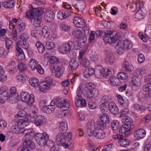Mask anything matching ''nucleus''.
I'll use <instances>...</instances> for the list:
<instances>
[{"instance_id": "nucleus-1", "label": "nucleus", "mask_w": 151, "mask_h": 151, "mask_svg": "<svg viewBox=\"0 0 151 151\" xmlns=\"http://www.w3.org/2000/svg\"><path fill=\"white\" fill-rule=\"evenodd\" d=\"M43 8H33L28 10L26 13V17L30 19L34 18L33 24L35 27L40 26L42 14L44 12Z\"/></svg>"}, {"instance_id": "nucleus-2", "label": "nucleus", "mask_w": 151, "mask_h": 151, "mask_svg": "<svg viewBox=\"0 0 151 151\" xmlns=\"http://www.w3.org/2000/svg\"><path fill=\"white\" fill-rule=\"evenodd\" d=\"M96 34L98 37L103 36V40L106 43L112 44L115 43L116 41L119 42L117 40L118 35L116 31L106 30L102 31L99 30L96 31Z\"/></svg>"}, {"instance_id": "nucleus-3", "label": "nucleus", "mask_w": 151, "mask_h": 151, "mask_svg": "<svg viewBox=\"0 0 151 151\" xmlns=\"http://www.w3.org/2000/svg\"><path fill=\"white\" fill-rule=\"evenodd\" d=\"M32 132L26 133L22 139L23 145L18 147L17 151H30L29 148L34 149L35 146L34 142L32 140L33 138Z\"/></svg>"}, {"instance_id": "nucleus-4", "label": "nucleus", "mask_w": 151, "mask_h": 151, "mask_svg": "<svg viewBox=\"0 0 151 151\" xmlns=\"http://www.w3.org/2000/svg\"><path fill=\"white\" fill-rule=\"evenodd\" d=\"M19 37L20 40L17 42L16 45V55L24 53L20 47L24 49H27L28 47V43L27 41L29 38V35L27 33H23L20 35Z\"/></svg>"}, {"instance_id": "nucleus-5", "label": "nucleus", "mask_w": 151, "mask_h": 151, "mask_svg": "<svg viewBox=\"0 0 151 151\" xmlns=\"http://www.w3.org/2000/svg\"><path fill=\"white\" fill-rule=\"evenodd\" d=\"M75 44L73 41H70L68 43H64L59 47V52L63 54H66L70 52L71 49H74Z\"/></svg>"}, {"instance_id": "nucleus-6", "label": "nucleus", "mask_w": 151, "mask_h": 151, "mask_svg": "<svg viewBox=\"0 0 151 151\" xmlns=\"http://www.w3.org/2000/svg\"><path fill=\"white\" fill-rule=\"evenodd\" d=\"M73 34L75 35V36L78 39L77 41L78 45L80 44L83 46L85 44L86 40L87 38L85 33L81 32L79 29L78 30L74 31Z\"/></svg>"}, {"instance_id": "nucleus-7", "label": "nucleus", "mask_w": 151, "mask_h": 151, "mask_svg": "<svg viewBox=\"0 0 151 151\" xmlns=\"http://www.w3.org/2000/svg\"><path fill=\"white\" fill-rule=\"evenodd\" d=\"M21 97L23 102L30 105H32L35 101L34 95L33 94L30 95L26 92H22L21 94Z\"/></svg>"}, {"instance_id": "nucleus-8", "label": "nucleus", "mask_w": 151, "mask_h": 151, "mask_svg": "<svg viewBox=\"0 0 151 151\" xmlns=\"http://www.w3.org/2000/svg\"><path fill=\"white\" fill-rule=\"evenodd\" d=\"M61 133L58 134L56 137V140L57 144L59 145H62L65 148L68 147L69 145L66 143V137Z\"/></svg>"}, {"instance_id": "nucleus-9", "label": "nucleus", "mask_w": 151, "mask_h": 151, "mask_svg": "<svg viewBox=\"0 0 151 151\" xmlns=\"http://www.w3.org/2000/svg\"><path fill=\"white\" fill-rule=\"evenodd\" d=\"M85 94L86 97L88 99L93 97H96L99 95V91L96 89L88 88L86 91Z\"/></svg>"}, {"instance_id": "nucleus-10", "label": "nucleus", "mask_w": 151, "mask_h": 151, "mask_svg": "<svg viewBox=\"0 0 151 151\" xmlns=\"http://www.w3.org/2000/svg\"><path fill=\"white\" fill-rule=\"evenodd\" d=\"M136 9H138L137 12L135 15L134 19L136 21L140 20L143 18L145 16V13L142 12L141 10V7L140 4L138 3L136 5Z\"/></svg>"}, {"instance_id": "nucleus-11", "label": "nucleus", "mask_w": 151, "mask_h": 151, "mask_svg": "<svg viewBox=\"0 0 151 151\" xmlns=\"http://www.w3.org/2000/svg\"><path fill=\"white\" fill-rule=\"evenodd\" d=\"M132 82V88L136 90L140 86L141 84L140 79L139 78L135 76H133L131 78Z\"/></svg>"}, {"instance_id": "nucleus-12", "label": "nucleus", "mask_w": 151, "mask_h": 151, "mask_svg": "<svg viewBox=\"0 0 151 151\" xmlns=\"http://www.w3.org/2000/svg\"><path fill=\"white\" fill-rule=\"evenodd\" d=\"M105 71L101 66H97L94 69V74L96 77L98 78L104 77Z\"/></svg>"}, {"instance_id": "nucleus-13", "label": "nucleus", "mask_w": 151, "mask_h": 151, "mask_svg": "<svg viewBox=\"0 0 151 151\" xmlns=\"http://www.w3.org/2000/svg\"><path fill=\"white\" fill-rule=\"evenodd\" d=\"M73 23L76 27L81 28L85 25L84 20L79 17H74L73 19Z\"/></svg>"}, {"instance_id": "nucleus-14", "label": "nucleus", "mask_w": 151, "mask_h": 151, "mask_svg": "<svg viewBox=\"0 0 151 151\" xmlns=\"http://www.w3.org/2000/svg\"><path fill=\"white\" fill-rule=\"evenodd\" d=\"M46 122V118L44 116L41 115H37L34 119V124L37 126L43 125Z\"/></svg>"}, {"instance_id": "nucleus-15", "label": "nucleus", "mask_w": 151, "mask_h": 151, "mask_svg": "<svg viewBox=\"0 0 151 151\" xmlns=\"http://www.w3.org/2000/svg\"><path fill=\"white\" fill-rule=\"evenodd\" d=\"M57 64L54 65L53 69L55 72L56 73L55 76L57 77L61 76L63 73V70L62 68V65L60 63H57Z\"/></svg>"}, {"instance_id": "nucleus-16", "label": "nucleus", "mask_w": 151, "mask_h": 151, "mask_svg": "<svg viewBox=\"0 0 151 151\" xmlns=\"http://www.w3.org/2000/svg\"><path fill=\"white\" fill-rule=\"evenodd\" d=\"M91 125L93 126L94 129H102L106 127V124L101 121L96 122H94V121H91L89 123Z\"/></svg>"}, {"instance_id": "nucleus-17", "label": "nucleus", "mask_w": 151, "mask_h": 151, "mask_svg": "<svg viewBox=\"0 0 151 151\" xmlns=\"http://www.w3.org/2000/svg\"><path fill=\"white\" fill-rule=\"evenodd\" d=\"M55 17V14L54 12L50 10H48L46 11L44 15V19L47 22H52Z\"/></svg>"}, {"instance_id": "nucleus-18", "label": "nucleus", "mask_w": 151, "mask_h": 151, "mask_svg": "<svg viewBox=\"0 0 151 151\" xmlns=\"http://www.w3.org/2000/svg\"><path fill=\"white\" fill-rule=\"evenodd\" d=\"M93 135L95 137L99 139H103L105 137L104 132L101 129H93Z\"/></svg>"}, {"instance_id": "nucleus-19", "label": "nucleus", "mask_w": 151, "mask_h": 151, "mask_svg": "<svg viewBox=\"0 0 151 151\" xmlns=\"http://www.w3.org/2000/svg\"><path fill=\"white\" fill-rule=\"evenodd\" d=\"M117 40L119 41V42H117L116 41L115 43H114V44L116 43V44L115 45L116 46H117L118 45H119V43L121 42V45H123V47L125 49H129L132 47V43L131 42L130 40H124L122 41V42H120L118 39Z\"/></svg>"}, {"instance_id": "nucleus-20", "label": "nucleus", "mask_w": 151, "mask_h": 151, "mask_svg": "<svg viewBox=\"0 0 151 151\" xmlns=\"http://www.w3.org/2000/svg\"><path fill=\"white\" fill-rule=\"evenodd\" d=\"M146 132L142 129L137 130L134 133V137L137 139L143 138L145 136Z\"/></svg>"}, {"instance_id": "nucleus-21", "label": "nucleus", "mask_w": 151, "mask_h": 151, "mask_svg": "<svg viewBox=\"0 0 151 151\" xmlns=\"http://www.w3.org/2000/svg\"><path fill=\"white\" fill-rule=\"evenodd\" d=\"M109 109L110 112L114 115H116L118 112V109L115 103L110 102L109 104Z\"/></svg>"}, {"instance_id": "nucleus-22", "label": "nucleus", "mask_w": 151, "mask_h": 151, "mask_svg": "<svg viewBox=\"0 0 151 151\" xmlns=\"http://www.w3.org/2000/svg\"><path fill=\"white\" fill-rule=\"evenodd\" d=\"M29 119L28 118L25 119H16L13 120L12 122V124L13 126H20L24 124L25 122H29Z\"/></svg>"}, {"instance_id": "nucleus-23", "label": "nucleus", "mask_w": 151, "mask_h": 151, "mask_svg": "<svg viewBox=\"0 0 151 151\" xmlns=\"http://www.w3.org/2000/svg\"><path fill=\"white\" fill-rule=\"evenodd\" d=\"M109 84L112 86H119L121 83L120 80L117 77L113 76L108 81Z\"/></svg>"}, {"instance_id": "nucleus-24", "label": "nucleus", "mask_w": 151, "mask_h": 151, "mask_svg": "<svg viewBox=\"0 0 151 151\" xmlns=\"http://www.w3.org/2000/svg\"><path fill=\"white\" fill-rule=\"evenodd\" d=\"M74 6L78 12H82L84 10L85 5L84 2L78 1L74 4Z\"/></svg>"}, {"instance_id": "nucleus-25", "label": "nucleus", "mask_w": 151, "mask_h": 151, "mask_svg": "<svg viewBox=\"0 0 151 151\" xmlns=\"http://www.w3.org/2000/svg\"><path fill=\"white\" fill-rule=\"evenodd\" d=\"M60 131L62 134H64L67 131L68 126L66 121L60 122Z\"/></svg>"}, {"instance_id": "nucleus-26", "label": "nucleus", "mask_w": 151, "mask_h": 151, "mask_svg": "<svg viewBox=\"0 0 151 151\" xmlns=\"http://www.w3.org/2000/svg\"><path fill=\"white\" fill-rule=\"evenodd\" d=\"M127 139L125 137L122 136V137L118 141L119 144L121 146L126 147L128 146L129 145V142Z\"/></svg>"}, {"instance_id": "nucleus-27", "label": "nucleus", "mask_w": 151, "mask_h": 151, "mask_svg": "<svg viewBox=\"0 0 151 151\" xmlns=\"http://www.w3.org/2000/svg\"><path fill=\"white\" fill-rule=\"evenodd\" d=\"M94 74V69L92 68H87L84 71L83 75V76L88 78L91 76L93 74Z\"/></svg>"}, {"instance_id": "nucleus-28", "label": "nucleus", "mask_w": 151, "mask_h": 151, "mask_svg": "<svg viewBox=\"0 0 151 151\" xmlns=\"http://www.w3.org/2000/svg\"><path fill=\"white\" fill-rule=\"evenodd\" d=\"M104 70L105 71L104 78H109L114 73V69L111 67L106 68Z\"/></svg>"}, {"instance_id": "nucleus-29", "label": "nucleus", "mask_w": 151, "mask_h": 151, "mask_svg": "<svg viewBox=\"0 0 151 151\" xmlns=\"http://www.w3.org/2000/svg\"><path fill=\"white\" fill-rule=\"evenodd\" d=\"M30 109L32 110L31 112L29 114H27V115L33 119H35L38 115L36 114L37 109L35 108V107L34 106H30Z\"/></svg>"}, {"instance_id": "nucleus-30", "label": "nucleus", "mask_w": 151, "mask_h": 151, "mask_svg": "<svg viewBox=\"0 0 151 151\" xmlns=\"http://www.w3.org/2000/svg\"><path fill=\"white\" fill-rule=\"evenodd\" d=\"M79 64L78 61L75 59L70 60L69 62V66L72 70H76L78 67Z\"/></svg>"}, {"instance_id": "nucleus-31", "label": "nucleus", "mask_w": 151, "mask_h": 151, "mask_svg": "<svg viewBox=\"0 0 151 151\" xmlns=\"http://www.w3.org/2000/svg\"><path fill=\"white\" fill-rule=\"evenodd\" d=\"M99 118L101 121L106 124L109 123V116L105 113H102V114H100Z\"/></svg>"}, {"instance_id": "nucleus-32", "label": "nucleus", "mask_w": 151, "mask_h": 151, "mask_svg": "<svg viewBox=\"0 0 151 151\" xmlns=\"http://www.w3.org/2000/svg\"><path fill=\"white\" fill-rule=\"evenodd\" d=\"M14 4V0H9L8 1H4L2 3V6L5 8H11L13 7Z\"/></svg>"}, {"instance_id": "nucleus-33", "label": "nucleus", "mask_w": 151, "mask_h": 151, "mask_svg": "<svg viewBox=\"0 0 151 151\" xmlns=\"http://www.w3.org/2000/svg\"><path fill=\"white\" fill-rule=\"evenodd\" d=\"M30 85L35 88H36L39 86L38 80L36 78H30L29 80Z\"/></svg>"}, {"instance_id": "nucleus-34", "label": "nucleus", "mask_w": 151, "mask_h": 151, "mask_svg": "<svg viewBox=\"0 0 151 151\" xmlns=\"http://www.w3.org/2000/svg\"><path fill=\"white\" fill-rule=\"evenodd\" d=\"M111 128L113 131L116 132L118 131V129L120 126L119 122L117 120H114L111 124Z\"/></svg>"}, {"instance_id": "nucleus-35", "label": "nucleus", "mask_w": 151, "mask_h": 151, "mask_svg": "<svg viewBox=\"0 0 151 151\" xmlns=\"http://www.w3.org/2000/svg\"><path fill=\"white\" fill-rule=\"evenodd\" d=\"M55 109V106H51L48 105L46 107H43L42 111L45 113L49 114L54 111Z\"/></svg>"}, {"instance_id": "nucleus-36", "label": "nucleus", "mask_w": 151, "mask_h": 151, "mask_svg": "<svg viewBox=\"0 0 151 151\" xmlns=\"http://www.w3.org/2000/svg\"><path fill=\"white\" fill-rule=\"evenodd\" d=\"M122 122L127 125H130L133 123V119L130 117L124 116L123 118L122 119Z\"/></svg>"}, {"instance_id": "nucleus-37", "label": "nucleus", "mask_w": 151, "mask_h": 151, "mask_svg": "<svg viewBox=\"0 0 151 151\" xmlns=\"http://www.w3.org/2000/svg\"><path fill=\"white\" fill-rule=\"evenodd\" d=\"M44 137H43L39 144L41 146L45 145L47 144V141L49 139V136L47 133H44Z\"/></svg>"}, {"instance_id": "nucleus-38", "label": "nucleus", "mask_w": 151, "mask_h": 151, "mask_svg": "<svg viewBox=\"0 0 151 151\" xmlns=\"http://www.w3.org/2000/svg\"><path fill=\"white\" fill-rule=\"evenodd\" d=\"M106 98V96H104L101 99V101L103 103L100 106V109L102 113H104L106 109V103L107 101Z\"/></svg>"}, {"instance_id": "nucleus-39", "label": "nucleus", "mask_w": 151, "mask_h": 151, "mask_svg": "<svg viewBox=\"0 0 151 151\" xmlns=\"http://www.w3.org/2000/svg\"><path fill=\"white\" fill-rule=\"evenodd\" d=\"M39 88L40 90L42 91L45 92V91L48 89L50 87L48 86L47 84L45 83L44 82H42L39 84Z\"/></svg>"}, {"instance_id": "nucleus-40", "label": "nucleus", "mask_w": 151, "mask_h": 151, "mask_svg": "<svg viewBox=\"0 0 151 151\" xmlns=\"http://www.w3.org/2000/svg\"><path fill=\"white\" fill-rule=\"evenodd\" d=\"M36 46L39 52L40 53H43L45 50V47L40 42H37L36 43Z\"/></svg>"}, {"instance_id": "nucleus-41", "label": "nucleus", "mask_w": 151, "mask_h": 151, "mask_svg": "<svg viewBox=\"0 0 151 151\" xmlns=\"http://www.w3.org/2000/svg\"><path fill=\"white\" fill-rule=\"evenodd\" d=\"M10 93L9 95V98H13L14 99L15 97H16L18 96V94L16 93V89L15 87H12L10 91Z\"/></svg>"}, {"instance_id": "nucleus-42", "label": "nucleus", "mask_w": 151, "mask_h": 151, "mask_svg": "<svg viewBox=\"0 0 151 151\" xmlns=\"http://www.w3.org/2000/svg\"><path fill=\"white\" fill-rule=\"evenodd\" d=\"M29 65L32 70H33L36 69V67L38 65L37 62L33 59H31L30 60Z\"/></svg>"}, {"instance_id": "nucleus-43", "label": "nucleus", "mask_w": 151, "mask_h": 151, "mask_svg": "<svg viewBox=\"0 0 151 151\" xmlns=\"http://www.w3.org/2000/svg\"><path fill=\"white\" fill-rule=\"evenodd\" d=\"M44 133H36L35 135V138L36 142L39 144L40 142L41 139L42 138V137H44Z\"/></svg>"}, {"instance_id": "nucleus-44", "label": "nucleus", "mask_w": 151, "mask_h": 151, "mask_svg": "<svg viewBox=\"0 0 151 151\" xmlns=\"http://www.w3.org/2000/svg\"><path fill=\"white\" fill-rule=\"evenodd\" d=\"M42 33L44 37L47 38L49 36L50 32L48 27L45 26L43 27L42 30Z\"/></svg>"}, {"instance_id": "nucleus-45", "label": "nucleus", "mask_w": 151, "mask_h": 151, "mask_svg": "<svg viewBox=\"0 0 151 151\" xmlns=\"http://www.w3.org/2000/svg\"><path fill=\"white\" fill-rule=\"evenodd\" d=\"M8 94L7 92H5L0 94V102L3 103L6 100L8 99Z\"/></svg>"}, {"instance_id": "nucleus-46", "label": "nucleus", "mask_w": 151, "mask_h": 151, "mask_svg": "<svg viewBox=\"0 0 151 151\" xmlns=\"http://www.w3.org/2000/svg\"><path fill=\"white\" fill-rule=\"evenodd\" d=\"M81 60V66L88 68L90 65V62L86 58L82 59Z\"/></svg>"}, {"instance_id": "nucleus-47", "label": "nucleus", "mask_w": 151, "mask_h": 151, "mask_svg": "<svg viewBox=\"0 0 151 151\" xmlns=\"http://www.w3.org/2000/svg\"><path fill=\"white\" fill-rule=\"evenodd\" d=\"M49 61L50 63L53 64V66L57 64V63H60L58 58L54 56H52L50 58Z\"/></svg>"}, {"instance_id": "nucleus-48", "label": "nucleus", "mask_w": 151, "mask_h": 151, "mask_svg": "<svg viewBox=\"0 0 151 151\" xmlns=\"http://www.w3.org/2000/svg\"><path fill=\"white\" fill-rule=\"evenodd\" d=\"M128 74L124 72L119 73L117 74V77L118 78L122 80H125L128 78Z\"/></svg>"}, {"instance_id": "nucleus-49", "label": "nucleus", "mask_w": 151, "mask_h": 151, "mask_svg": "<svg viewBox=\"0 0 151 151\" xmlns=\"http://www.w3.org/2000/svg\"><path fill=\"white\" fill-rule=\"evenodd\" d=\"M26 24L22 20H20L18 22V24L17 26L18 28L20 31H22L25 29Z\"/></svg>"}, {"instance_id": "nucleus-50", "label": "nucleus", "mask_w": 151, "mask_h": 151, "mask_svg": "<svg viewBox=\"0 0 151 151\" xmlns=\"http://www.w3.org/2000/svg\"><path fill=\"white\" fill-rule=\"evenodd\" d=\"M111 56H106L105 58V60L106 63L108 64H112L114 61V55H111Z\"/></svg>"}, {"instance_id": "nucleus-51", "label": "nucleus", "mask_w": 151, "mask_h": 151, "mask_svg": "<svg viewBox=\"0 0 151 151\" xmlns=\"http://www.w3.org/2000/svg\"><path fill=\"white\" fill-rule=\"evenodd\" d=\"M31 35L36 39H38L41 37L40 32L37 30H33L31 32Z\"/></svg>"}, {"instance_id": "nucleus-52", "label": "nucleus", "mask_w": 151, "mask_h": 151, "mask_svg": "<svg viewBox=\"0 0 151 151\" xmlns=\"http://www.w3.org/2000/svg\"><path fill=\"white\" fill-rule=\"evenodd\" d=\"M55 104L57 106L58 108H62L63 107L64 104L63 102L62 99H55Z\"/></svg>"}, {"instance_id": "nucleus-53", "label": "nucleus", "mask_w": 151, "mask_h": 151, "mask_svg": "<svg viewBox=\"0 0 151 151\" xmlns=\"http://www.w3.org/2000/svg\"><path fill=\"white\" fill-rule=\"evenodd\" d=\"M129 126L126 124L123 125L119 130V132L121 133H124L126 132H128V129Z\"/></svg>"}, {"instance_id": "nucleus-54", "label": "nucleus", "mask_w": 151, "mask_h": 151, "mask_svg": "<svg viewBox=\"0 0 151 151\" xmlns=\"http://www.w3.org/2000/svg\"><path fill=\"white\" fill-rule=\"evenodd\" d=\"M44 43L47 49L50 50L54 47V44L53 42L46 41Z\"/></svg>"}, {"instance_id": "nucleus-55", "label": "nucleus", "mask_w": 151, "mask_h": 151, "mask_svg": "<svg viewBox=\"0 0 151 151\" xmlns=\"http://www.w3.org/2000/svg\"><path fill=\"white\" fill-rule=\"evenodd\" d=\"M44 82L50 87L52 86H54L55 85V84L52 83V79L49 77H47L46 78Z\"/></svg>"}, {"instance_id": "nucleus-56", "label": "nucleus", "mask_w": 151, "mask_h": 151, "mask_svg": "<svg viewBox=\"0 0 151 151\" xmlns=\"http://www.w3.org/2000/svg\"><path fill=\"white\" fill-rule=\"evenodd\" d=\"M122 67L125 69L127 71H130L131 70L130 66L128 62L125 61L122 64Z\"/></svg>"}, {"instance_id": "nucleus-57", "label": "nucleus", "mask_w": 151, "mask_h": 151, "mask_svg": "<svg viewBox=\"0 0 151 151\" xmlns=\"http://www.w3.org/2000/svg\"><path fill=\"white\" fill-rule=\"evenodd\" d=\"M60 28L61 30L63 31H68L70 29V26L64 23H62L60 24Z\"/></svg>"}, {"instance_id": "nucleus-58", "label": "nucleus", "mask_w": 151, "mask_h": 151, "mask_svg": "<svg viewBox=\"0 0 151 151\" xmlns=\"http://www.w3.org/2000/svg\"><path fill=\"white\" fill-rule=\"evenodd\" d=\"M5 44L6 48L9 50L12 44V42L9 38H7L5 40Z\"/></svg>"}, {"instance_id": "nucleus-59", "label": "nucleus", "mask_w": 151, "mask_h": 151, "mask_svg": "<svg viewBox=\"0 0 151 151\" xmlns=\"http://www.w3.org/2000/svg\"><path fill=\"white\" fill-rule=\"evenodd\" d=\"M145 36L148 38H151V27H147L145 30Z\"/></svg>"}, {"instance_id": "nucleus-60", "label": "nucleus", "mask_w": 151, "mask_h": 151, "mask_svg": "<svg viewBox=\"0 0 151 151\" xmlns=\"http://www.w3.org/2000/svg\"><path fill=\"white\" fill-rule=\"evenodd\" d=\"M18 69L21 72H22L23 71L26 70L27 69L25 65L23 63H19L18 65Z\"/></svg>"}, {"instance_id": "nucleus-61", "label": "nucleus", "mask_w": 151, "mask_h": 151, "mask_svg": "<svg viewBox=\"0 0 151 151\" xmlns=\"http://www.w3.org/2000/svg\"><path fill=\"white\" fill-rule=\"evenodd\" d=\"M143 89L145 92L149 91L151 90V83L146 84L143 87Z\"/></svg>"}, {"instance_id": "nucleus-62", "label": "nucleus", "mask_w": 151, "mask_h": 151, "mask_svg": "<svg viewBox=\"0 0 151 151\" xmlns=\"http://www.w3.org/2000/svg\"><path fill=\"white\" fill-rule=\"evenodd\" d=\"M27 114L26 112L23 110H21L19 111L16 115V117H23L25 116Z\"/></svg>"}, {"instance_id": "nucleus-63", "label": "nucleus", "mask_w": 151, "mask_h": 151, "mask_svg": "<svg viewBox=\"0 0 151 151\" xmlns=\"http://www.w3.org/2000/svg\"><path fill=\"white\" fill-rule=\"evenodd\" d=\"M137 60L139 63H142L145 60L144 55L142 54H139L138 55Z\"/></svg>"}, {"instance_id": "nucleus-64", "label": "nucleus", "mask_w": 151, "mask_h": 151, "mask_svg": "<svg viewBox=\"0 0 151 151\" xmlns=\"http://www.w3.org/2000/svg\"><path fill=\"white\" fill-rule=\"evenodd\" d=\"M82 99L81 97H77L76 96L75 100V104L76 106L78 107H79L81 105V99Z\"/></svg>"}]
</instances>
